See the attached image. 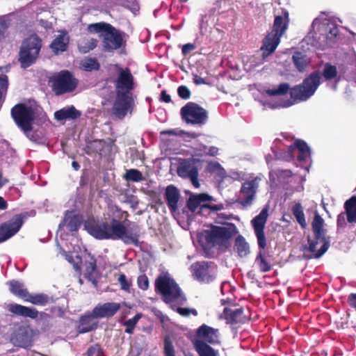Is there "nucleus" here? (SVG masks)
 Wrapping results in <instances>:
<instances>
[{"mask_svg": "<svg viewBox=\"0 0 356 356\" xmlns=\"http://www.w3.org/2000/svg\"><path fill=\"white\" fill-rule=\"evenodd\" d=\"M310 154L309 152H299L298 154L297 155V160L300 162L305 161L307 159V157Z\"/></svg>", "mask_w": 356, "mask_h": 356, "instance_id": "e2e57ef3", "label": "nucleus"}, {"mask_svg": "<svg viewBox=\"0 0 356 356\" xmlns=\"http://www.w3.org/2000/svg\"><path fill=\"white\" fill-rule=\"evenodd\" d=\"M6 310L13 316H22L36 319L38 317V311L34 307L24 306L17 303H10L6 305Z\"/></svg>", "mask_w": 356, "mask_h": 356, "instance_id": "f3484780", "label": "nucleus"}, {"mask_svg": "<svg viewBox=\"0 0 356 356\" xmlns=\"http://www.w3.org/2000/svg\"><path fill=\"white\" fill-rule=\"evenodd\" d=\"M86 270L89 275H92L95 273L97 268V261L94 257H90L89 261L86 262Z\"/></svg>", "mask_w": 356, "mask_h": 356, "instance_id": "864d4df0", "label": "nucleus"}, {"mask_svg": "<svg viewBox=\"0 0 356 356\" xmlns=\"http://www.w3.org/2000/svg\"><path fill=\"white\" fill-rule=\"evenodd\" d=\"M347 220L348 222H356V196H353L344 204Z\"/></svg>", "mask_w": 356, "mask_h": 356, "instance_id": "473e14b6", "label": "nucleus"}, {"mask_svg": "<svg viewBox=\"0 0 356 356\" xmlns=\"http://www.w3.org/2000/svg\"><path fill=\"white\" fill-rule=\"evenodd\" d=\"M200 206V202L197 198L193 195L189 197L187 200L186 207L191 211L195 212L196 209Z\"/></svg>", "mask_w": 356, "mask_h": 356, "instance_id": "de8ad7c7", "label": "nucleus"}, {"mask_svg": "<svg viewBox=\"0 0 356 356\" xmlns=\"http://www.w3.org/2000/svg\"><path fill=\"white\" fill-rule=\"evenodd\" d=\"M198 337L203 339L205 341L211 344H217L219 343L218 330L214 329L205 324L198 327L196 332Z\"/></svg>", "mask_w": 356, "mask_h": 356, "instance_id": "5701e85b", "label": "nucleus"}, {"mask_svg": "<svg viewBox=\"0 0 356 356\" xmlns=\"http://www.w3.org/2000/svg\"><path fill=\"white\" fill-rule=\"evenodd\" d=\"M125 33L115 29L111 24L107 31L102 34V46L104 51H113L126 45L124 39Z\"/></svg>", "mask_w": 356, "mask_h": 356, "instance_id": "ddd939ff", "label": "nucleus"}, {"mask_svg": "<svg viewBox=\"0 0 356 356\" xmlns=\"http://www.w3.org/2000/svg\"><path fill=\"white\" fill-rule=\"evenodd\" d=\"M268 217V208H264L260 213L252 218L251 225L257 237L259 251L255 258V264L261 273L269 272L272 266L263 250L266 248L267 242L264 233L265 225Z\"/></svg>", "mask_w": 356, "mask_h": 356, "instance_id": "20e7f679", "label": "nucleus"}, {"mask_svg": "<svg viewBox=\"0 0 356 356\" xmlns=\"http://www.w3.org/2000/svg\"><path fill=\"white\" fill-rule=\"evenodd\" d=\"M84 227L91 236L98 240L121 239L125 244L135 245L139 243L140 227L138 225L127 229L122 222L113 218L111 224L104 221H86Z\"/></svg>", "mask_w": 356, "mask_h": 356, "instance_id": "f257e3e1", "label": "nucleus"}, {"mask_svg": "<svg viewBox=\"0 0 356 356\" xmlns=\"http://www.w3.org/2000/svg\"><path fill=\"white\" fill-rule=\"evenodd\" d=\"M82 67L84 70L88 72L97 71L100 68V64L96 58H89L83 63Z\"/></svg>", "mask_w": 356, "mask_h": 356, "instance_id": "37998d69", "label": "nucleus"}, {"mask_svg": "<svg viewBox=\"0 0 356 356\" xmlns=\"http://www.w3.org/2000/svg\"><path fill=\"white\" fill-rule=\"evenodd\" d=\"M51 83L52 90L59 95L73 92L78 85V80L70 72L62 70L51 79Z\"/></svg>", "mask_w": 356, "mask_h": 356, "instance_id": "f8f14e48", "label": "nucleus"}, {"mask_svg": "<svg viewBox=\"0 0 356 356\" xmlns=\"http://www.w3.org/2000/svg\"><path fill=\"white\" fill-rule=\"evenodd\" d=\"M35 114V111L31 106L22 103L16 104L11 109V116L15 124L25 134L33 130Z\"/></svg>", "mask_w": 356, "mask_h": 356, "instance_id": "6e6552de", "label": "nucleus"}, {"mask_svg": "<svg viewBox=\"0 0 356 356\" xmlns=\"http://www.w3.org/2000/svg\"><path fill=\"white\" fill-rule=\"evenodd\" d=\"M155 291L163 296V301L170 302L181 296V289L174 280L166 275H159L155 280Z\"/></svg>", "mask_w": 356, "mask_h": 356, "instance_id": "1a4fd4ad", "label": "nucleus"}, {"mask_svg": "<svg viewBox=\"0 0 356 356\" xmlns=\"http://www.w3.org/2000/svg\"><path fill=\"white\" fill-rule=\"evenodd\" d=\"M159 100L165 103H170L171 102V97L169 94L167 93L165 90H162Z\"/></svg>", "mask_w": 356, "mask_h": 356, "instance_id": "052dcab7", "label": "nucleus"}, {"mask_svg": "<svg viewBox=\"0 0 356 356\" xmlns=\"http://www.w3.org/2000/svg\"><path fill=\"white\" fill-rule=\"evenodd\" d=\"M10 25V19L4 17L0 18V41L6 37V31Z\"/></svg>", "mask_w": 356, "mask_h": 356, "instance_id": "49530a36", "label": "nucleus"}, {"mask_svg": "<svg viewBox=\"0 0 356 356\" xmlns=\"http://www.w3.org/2000/svg\"><path fill=\"white\" fill-rule=\"evenodd\" d=\"M292 61L299 72H303L309 64L306 55L300 51H296L292 56Z\"/></svg>", "mask_w": 356, "mask_h": 356, "instance_id": "2f4dec72", "label": "nucleus"}, {"mask_svg": "<svg viewBox=\"0 0 356 356\" xmlns=\"http://www.w3.org/2000/svg\"><path fill=\"white\" fill-rule=\"evenodd\" d=\"M63 225L66 226L69 231L76 232L81 226L80 218L73 211H67L63 219Z\"/></svg>", "mask_w": 356, "mask_h": 356, "instance_id": "7c9ffc66", "label": "nucleus"}, {"mask_svg": "<svg viewBox=\"0 0 356 356\" xmlns=\"http://www.w3.org/2000/svg\"><path fill=\"white\" fill-rule=\"evenodd\" d=\"M346 214L344 213H341L337 216V227H344L346 225Z\"/></svg>", "mask_w": 356, "mask_h": 356, "instance_id": "4d7b16f0", "label": "nucleus"}, {"mask_svg": "<svg viewBox=\"0 0 356 356\" xmlns=\"http://www.w3.org/2000/svg\"><path fill=\"white\" fill-rule=\"evenodd\" d=\"M179 97L183 99H188L191 97V92L186 86H180L177 88Z\"/></svg>", "mask_w": 356, "mask_h": 356, "instance_id": "3c124183", "label": "nucleus"}, {"mask_svg": "<svg viewBox=\"0 0 356 356\" xmlns=\"http://www.w3.org/2000/svg\"><path fill=\"white\" fill-rule=\"evenodd\" d=\"M106 146L104 140H95L90 142L86 147V153L88 155L98 154L101 155Z\"/></svg>", "mask_w": 356, "mask_h": 356, "instance_id": "f704fd0d", "label": "nucleus"}, {"mask_svg": "<svg viewBox=\"0 0 356 356\" xmlns=\"http://www.w3.org/2000/svg\"><path fill=\"white\" fill-rule=\"evenodd\" d=\"M96 317L93 316V311L88 314L82 316L79 320L78 330L80 333H86L97 329L98 322L95 321Z\"/></svg>", "mask_w": 356, "mask_h": 356, "instance_id": "b1692460", "label": "nucleus"}, {"mask_svg": "<svg viewBox=\"0 0 356 356\" xmlns=\"http://www.w3.org/2000/svg\"><path fill=\"white\" fill-rule=\"evenodd\" d=\"M209 208L212 211H220L224 209L223 204H214V205H209L207 204H204L202 205V208Z\"/></svg>", "mask_w": 356, "mask_h": 356, "instance_id": "bf43d9fd", "label": "nucleus"}, {"mask_svg": "<svg viewBox=\"0 0 356 356\" xmlns=\"http://www.w3.org/2000/svg\"><path fill=\"white\" fill-rule=\"evenodd\" d=\"M282 37L277 33L270 32L263 39L261 51H262V57L264 58L273 54L280 42Z\"/></svg>", "mask_w": 356, "mask_h": 356, "instance_id": "6ab92c4d", "label": "nucleus"}, {"mask_svg": "<svg viewBox=\"0 0 356 356\" xmlns=\"http://www.w3.org/2000/svg\"><path fill=\"white\" fill-rule=\"evenodd\" d=\"M194 347L199 356H217L215 350L202 340H196Z\"/></svg>", "mask_w": 356, "mask_h": 356, "instance_id": "72a5a7b5", "label": "nucleus"}, {"mask_svg": "<svg viewBox=\"0 0 356 356\" xmlns=\"http://www.w3.org/2000/svg\"><path fill=\"white\" fill-rule=\"evenodd\" d=\"M298 149L300 152H309V147L307 144L302 140H296L293 145H291L288 148V153L291 156L293 152Z\"/></svg>", "mask_w": 356, "mask_h": 356, "instance_id": "ea45409f", "label": "nucleus"}, {"mask_svg": "<svg viewBox=\"0 0 356 356\" xmlns=\"http://www.w3.org/2000/svg\"><path fill=\"white\" fill-rule=\"evenodd\" d=\"M141 313L136 314L133 318L126 321L123 325L125 327L124 332L129 334H134V329L138 321L142 318Z\"/></svg>", "mask_w": 356, "mask_h": 356, "instance_id": "4c0bfd02", "label": "nucleus"}, {"mask_svg": "<svg viewBox=\"0 0 356 356\" xmlns=\"http://www.w3.org/2000/svg\"><path fill=\"white\" fill-rule=\"evenodd\" d=\"M84 356H106V354L100 344L95 343L88 348Z\"/></svg>", "mask_w": 356, "mask_h": 356, "instance_id": "79ce46f5", "label": "nucleus"}, {"mask_svg": "<svg viewBox=\"0 0 356 356\" xmlns=\"http://www.w3.org/2000/svg\"><path fill=\"white\" fill-rule=\"evenodd\" d=\"M339 34V29L338 27L332 24L331 26L329 27L328 34H327V38L332 39L335 38Z\"/></svg>", "mask_w": 356, "mask_h": 356, "instance_id": "6e6d98bb", "label": "nucleus"}, {"mask_svg": "<svg viewBox=\"0 0 356 356\" xmlns=\"http://www.w3.org/2000/svg\"><path fill=\"white\" fill-rule=\"evenodd\" d=\"M81 113L76 110L74 106L64 107L54 113V118L58 121L67 119L76 120L81 116Z\"/></svg>", "mask_w": 356, "mask_h": 356, "instance_id": "393cba45", "label": "nucleus"}, {"mask_svg": "<svg viewBox=\"0 0 356 356\" xmlns=\"http://www.w3.org/2000/svg\"><path fill=\"white\" fill-rule=\"evenodd\" d=\"M191 268L193 276L199 282L209 284L216 278L218 266L212 261H197Z\"/></svg>", "mask_w": 356, "mask_h": 356, "instance_id": "9b49d317", "label": "nucleus"}, {"mask_svg": "<svg viewBox=\"0 0 356 356\" xmlns=\"http://www.w3.org/2000/svg\"><path fill=\"white\" fill-rule=\"evenodd\" d=\"M69 38L66 33H61L56 37L50 44L53 52L58 54L67 50Z\"/></svg>", "mask_w": 356, "mask_h": 356, "instance_id": "bb28decb", "label": "nucleus"}, {"mask_svg": "<svg viewBox=\"0 0 356 356\" xmlns=\"http://www.w3.org/2000/svg\"><path fill=\"white\" fill-rule=\"evenodd\" d=\"M25 218L24 214H16L0 225V243L12 238L20 230Z\"/></svg>", "mask_w": 356, "mask_h": 356, "instance_id": "4468645a", "label": "nucleus"}, {"mask_svg": "<svg viewBox=\"0 0 356 356\" xmlns=\"http://www.w3.org/2000/svg\"><path fill=\"white\" fill-rule=\"evenodd\" d=\"M193 82L196 84V85H201V84H205L206 82L204 81V79L198 76V75H194L193 76Z\"/></svg>", "mask_w": 356, "mask_h": 356, "instance_id": "0e129e2a", "label": "nucleus"}, {"mask_svg": "<svg viewBox=\"0 0 356 356\" xmlns=\"http://www.w3.org/2000/svg\"><path fill=\"white\" fill-rule=\"evenodd\" d=\"M8 208V203L7 202L0 196V209L1 210H5Z\"/></svg>", "mask_w": 356, "mask_h": 356, "instance_id": "338daca9", "label": "nucleus"}, {"mask_svg": "<svg viewBox=\"0 0 356 356\" xmlns=\"http://www.w3.org/2000/svg\"><path fill=\"white\" fill-rule=\"evenodd\" d=\"M55 300L53 297H49L45 293L31 294L29 293L25 302H30L35 305L45 306L49 303L54 302Z\"/></svg>", "mask_w": 356, "mask_h": 356, "instance_id": "c85d7f7f", "label": "nucleus"}, {"mask_svg": "<svg viewBox=\"0 0 356 356\" xmlns=\"http://www.w3.org/2000/svg\"><path fill=\"white\" fill-rule=\"evenodd\" d=\"M257 178L245 181L241 188V194L243 197L241 204L243 205L250 204L255 196L258 188Z\"/></svg>", "mask_w": 356, "mask_h": 356, "instance_id": "aec40b11", "label": "nucleus"}, {"mask_svg": "<svg viewBox=\"0 0 356 356\" xmlns=\"http://www.w3.org/2000/svg\"><path fill=\"white\" fill-rule=\"evenodd\" d=\"M137 284L140 289L143 291L147 290L149 286V282L147 276L145 274L139 275L137 279Z\"/></svg>", "mask_w": 356, "mask_h": 356, "instance_id": "09e8293b", "label": "nucleus"}, {"mask_svg": "<svg viewBox=\"0 0 356 356\" xmlns=\"http://www.w3.org/2000/svg\"><path fill=\"white\" fill-rule=\"evenodd\" d=\"M7 285L11 293L25 301L29 292L27 289L24 288L22 283L18 280H12L7 282Z\"/></svg>", "mask_w": 356, "mask_h": 356, "instance_id": "c756f323", "label": "nucleus"}, {"mask_svg": "<svg viewBox=\"0 0 356 356\" xmlns=\"http://www.w3.org/2000/svg\"><path fill=\"white\" fill-rule=\"evenodd\" d=\"M196 48L195 45L193 43H187L182 46L181 53L183 56H187L191 51Z\"/></svg>", "mask_w": 356, "mask_h": 356, "instance_id": "5fc2aeb1", "label": "nucleus"}, {"mask_svg": "<svg viewBox=\"0 0 356 356\" xmlns=\"http://www.w3.org/2000/svg\"><path fill=\"white\" fill-rule=\"evenodd\" d=\"M281 13L275 16L273 29L270 31L277 33L280 37L284 34L289 22L288 10L284 8H281Z\"/></svg>", "mask_w": 356, "mask_h": 356, "instance_id": "4be33fe9", "label": "nucleus"}, {"mask_svg": "<svg viewBox=\"0 0 356 356\" xmlns=\"http://www.w3.org/2000/svg\"><path fill=\"white\" fill-rule=\"evenodd\" d=\"M234 250L241 258L247 257L250 252V245L242 235L236 237L234 244Z\"/></svg>", "mask_w": 356, "mask_h": 356, "instance_id": "cd10ccee", "label": "nucleus"}, {"mask_svg": "<svg viewBox=\"0 0 356 356\" xmlns=\"http://www.w3.org/2000/svg\"><path fill=\"white\" fill-rule=\"evenodd\" d=\"M321 74L323 76L325 80H332L337 75V67L336 66L327 63L325 64L323 73H321Z\"/></svg>", "mask_w": 356, "mask_h": 356, "instance_id": "a19ab883", "label": "nucleus"}, {"mask_svg": "<svg viewBox=\"0 0 356 356\" xmlns=\"http://www.w3.org/2000/svg\"><path fill=\"white\" fill-rule=\"evenodd\" d=\"M180 115L183 121L191 124L202 125L205 124L208 119L207 111L193 102L186 103L181 108Z\"/></svg>", "mask_w": 356, "mask_h": 356, "instance_id": "9d476101", "label": "nucleus"}, {"mask_svg": "<svg viewBox=\"0 0 356 356\" xmlns=\"http://www.w3.org/2000/svg\"><path fill=\"white\" fill-rule=\"evenodd\" d=\"M8 182V179L3 177L2 172L0 171V188Z\"/></svg>", "mask_w": 356, "mask_h": 356, "instance_id": "774afa93", "label": "nucleus"}, {"mask_svg": "<svg viewBox=\"0 0 356 356\" xmlns=\"http://www.w3.org/2000/svg\"><path fill=\"white\" fill-rule=\"evenodd\" d=\"M164 355L165 356H175L173 343L169 336L164 338Z\"/></svg>", "mask_w": 356, "mask_h": 356, "instance_id": "c03bdc74", "label": "nucleus"}, {"mask_svg": "<svg viewBox=\"0 0 356 356\" xmlns=\"http://www.w3.org/2000/svg\"><path fill=\"white\" fill-rule=\"evenodd\" d=\"M176 311L179 315L186 317L189 316L191 314L195 316L198 314L196 309L186 307H177Z\"/></svg>", "mask_w": 356, "mask_h": 356, "instance_id": "603ef678", "label": "nucleus"}, {"mask_svg": "<svg viewBox=\"0 0 356 356\" xmlns=\"http://www.w3.org/2000/svg\"><path fill=\"white\" fill-rule=\"evenodd\" d=\"M194 195L196 197V198H197V200L200 202V204L202 202L211 201L212 200V197L207 193H199Z\"/></svg>", "mask_w": 356, "mask_h": 356, "instance_id": "13d9d810", "label": "nucleus"}, {"mask_svg": "<svg viewBox=\"0 0 356 356\" xmlns=\"http://www.w3.org/2000/svg\"><path fill=\"white\" fill-rule=\"evenodd\" d=\"M110 26V24L104 22L90 24L88 25L87 31L90 33H99L100 37L102 38V34L107 31Z\"/></svg>", "mask_w": 356, "mask_h": 356, "instance_id": "e433bc0d", "label": "nucleus"}, {"mask_svg": "<svg viewBox=\"0 0 356 356\" xmlns=\"http://www.w3.org/2000/svg\"><path fill=\"white\" fill-rule=\"evenodd\" d=\"M97 44L98 40L97 39L90 38L87 42H86L83 45L79 46V50L82 53H88L90 51L94 49L97 46Z\"/></svg>", "mask_w": 356, "mask_h": 356, "instance_id": "a18cd8bd", "label": "nucleus"}, {"mask_svg": "<svg viewBox=\"0 0 356 356\" xmlns=\"http://www.w3.org/2000/svg\"><path fill=\"white\" fill-rule=\"evenodd\" d=\"M323 225L324 220L318 213H316L312 222L314 239H312L309 236L307 237L309 245L304 248V250L309 251L312 253V255L307 256L305 254V259H318L328 250L330 241L325 237V229H324Z\"/></svg>", "mask_w": 356, "mask_h": 356, "instance_id": "39448f33", "label": "nucleus"}, {"mask_svg": "<svg viewBox=\"0 0 356 356\" xmlns=\"http://www.w3.org/2000/svg\"><path fill=\"white\" fill-rule=\"evenodd\" d=\"M348 305L356 309V293H350L348 297Z\"/></svg>", "mask_w": 356, "mask_h": 356, "instance_id": "680f3d73", "label": "nucleus"}, {"mask_svg": "<svg viewBox=\"0 0 356 356\" xmlns=\"http://www.w3.org/2000/svg\"><path fill=\"white\" fill-rule=\"evenodd\" d=\"M115 67L118 72V76L113 81L115 99L112 113L118 118L122 120L134 104L132 93L135 88L134 77L129 68H122L118 65H115Z\"/></svg>", "mask_w": 356, "mask_h": 356, "instance_id": "f03ea898", "label": "nucleus"}, {"mask_svg": "<svg viewBox=\"0 0 356 356\" xmlns=\"http://www.w3.org/2000/svg\"><path fill=\"white\" fill-rule=\"evenodd\" d=\"M292 213L296 218L297 222L301 226L302 228L305 229L307 227V222L303 211V208L300 203H296L292 207Z\"/></svg>", "mask_w": 356, "mask_h": 356, "instance_id": "c9c22d12", "label": "nucleus"}, {"mask_svg": "<svg viewBox=\"0 0 356 356\" xmlns=\"http://www.w3.org/2000/svg\"><path fill=\"white\" fill-rule=\"evenodd\" d=\"M164 197L167 205L172 213L178 211V203L181 195L178 188L173 184L168 186L165 189Z\"/></svg>", "mask_w": 356, "mask_h": 356, "instance_id": "412c9836", "label": "nucleus"}, {"mask_svg": "<svg viewBox=\"0 0 356 356\" xmlns=\"http://www.w3.org/2000/svg\"><path fill=\"white\" fill-rule=\"evenodd\" d=\"M177 172L183 179H189L193 186L198 188L200 186L198 181V168L193 159H185L179 164Z\"/></svg>", "mask_w": 356, "mask_h": 356, "instance_id": "2eb2a0df", "label": "nucleus"}, {"mask_svg": "<svg viewBox=\"0 0 356 356\" xmlns=\"http://www.w3.org/2000/svg\"><path fill=\"white\" fill-rule=\"evenodd\" d=\"M51 312H53V313L54 312H57L58 315L59 316H60V317L63 316L64 315V313H65L64 310L62 308L59 307H52L51 309Z\"/></svg>", "mask_w": 356, "mask_h": 356, "instance_id": "69168bd1", "label": "nucleus"}, {"mask_svg": "<svg viewBox=\"0 0 356 356\" xmlns=\"http://www.w3.org/2000/svg\"><path fill=\"white\" fill-rule=\"evenodd\" d=\"M121 309V304L107 302L97 304L92 309L93 316L97 318H111Z\"/></svg>", "mask_w": 356, "mask_h": 356, "instance_id": "dca6fc26", "label": "nucleus"}, {"mask_svg": "<svg viewBox=\"0 0 356 356\" xmlns=\"http://www.w3.org/2000/svg\"><path fill=\"white\" fill-rule=\"evenodd\" d=\"M10 341L16 346L26 347L29 346L31 343L29 327L19 325L11 334Z\"/></svg>", "mask_w": 356, "mask_h": 356, "instance_id": "a211bd4d", "label": "nucleus"}, {"mask_svg": "<svg viewBox=\"0 0 356 356\" xmlns=\"http://www.w3.org/2000/svg\"><path fill=\"white\" fill-rule=\"evenodd\" d=\"M321 74L319 71H314L307 76L302 83L290 88L288 83H282L277 88L266 90L269 96L284 95L290 90V96L293 102L307 101L316 92L321 84Z\"/></svg>", "mask_w": 356, "mask_h": 356, "instance_id": "7ed1b4c3", "label": "nucleus"}, {"mask_svg": "<svg viewBox=\"0 0 356 356\" xmlns=\"http://www.w3.org/2000/svg\"><path fill=\"white\" fill-rule=\"evenodd\" d=\"M42 46L41 38L35 33L24 38L18 52V61L22 68H27L34 64L39 57Z\"/></svg>", "mask_w": 356, "mask_h": 356, "instance_id": "0eeeda50", "label": "nucleus"}, {"mask_svg": "<svg viewBox=\"0 0 356 356\" xmlns=\"http://www.w3.org/2000/svg\"><path fill=\"white\" fill-rule=\"evenodd\" d=\"M124 179L128 181L138 182L144 179L142 172L137 169H129L126 170Z\"/></svg>", "mask_w": 356, "mask_h": 356, "instance_id": "58836bf2", "label": "nucleus"}, {"mask_svg": "<svg viewBox=\"0 0 356 356\" xmlns=\"http://www.w3.org/2000/svg\"><path fill=\"white\" fill-rule=\"evenodd\" d=\"M220 223L224 224L222 222ZM225 226L211 225L209 229L204 232L206 243L209 248H216L219 250L225 251L230 245V239L238 233L236 226L234 223H225Z\"/></svg>", "mask_w": 356, "mask_h": 356, "instance_id": "423d86ee", "label": "nucleus"}, {"mask_svg": "<svg viewBox=\"0 0 356 356\" xmlns=\"http://www.w3.org/2000/svg\"><path fill=\"white\" fill-rule=\"evenodd\" d=\"M118 280L122 290L125 291H129L131 283L130 281L127 280V277L124 273H122L119 275Z\"/></svg>", "mask_w": 356, "mask_h": 356, "instance_id": "8fccbe9b", "label": "nucleus"}, {"mask_svg": "<svg viewBox=\"0 0 356 356\" xmlns=\"http://www.w3.org/2000/svg\"><path fill=\"white\" fill-rule=\"evenodd\" d=\"M243 308L240 307L235 309H232L228 307H225L223 309V315L225 319L228 323L236 324L243 321Z\"/></svg>", "mask_w": 356, "mask_h": 356, "instance_id": "a878e982", "label": "nucleus"}]
</instances>
